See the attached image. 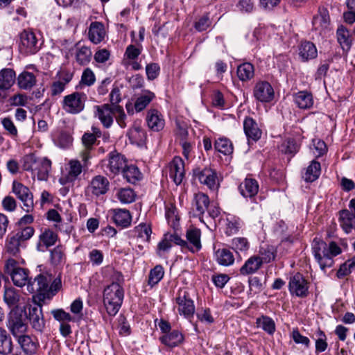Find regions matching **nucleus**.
Returning a JSON list of instances; mask_svg holds the SVG:
<instances>
[{"instance_id":"5701e85b","label":"nucleus","mask_w":355,"mask_h":355,"mask_svg":"<svg viewBox=\"0 0 355 355\" xmlns=\"http://www.w3.org/2000/svg\"><path fill=\"white\" fill-rule=\"evenodd\" d=\"M146 121L148 127L155 132L162 130L165 125V120L163 115L156 109H150L147 112Z\"/></svg>"},{"instance_id":"3c124183","label":"nucleus","mask_w":355,"mask_h":355,"mask_svg":"<svg viewBox=\"0 0 355 355\" xmlns=\"http://www.w3.org/2000/svg\"><path fill=\"white\" fill-rule=\"evenodd\" d=\"M257 327L261 328L263 331L270 335H272L275 331V323L274 320L266 315H261L256 320Z\"/></svg>"},{"instance_id":"9d476101","label":"nucleus","mask_w":355,"mask_h":355,"mask_svg":"<svg viewBox=\"0 0 355 355\" xmlns=\"http://www.w3.org/2000/svg\"><path fill=\"white\" fill-rule=\"evenodd\" d=\"M12 191L22 202L24 209L30 212L34 207L33 196L28 187L14 180L12 184Z\"/></svg>"},{"instance_id":"cd10ccee","label":"nucleus","mask_w":355,"mask_h":355,"mask_svg":"<svg viewBox=\"0 0 355 355\" xmlns=\"http://www.w3.org/2000/svg\"><path fill=\"white\" fill-rule=\"evenodd\" d=\"M105 35L104 25L99 21L92 22L88 30L89 40L98 44L103 41Z\"/></svg>"},{"instance_id":"49530a36","label":"nucleus","mask_w":355,"mask_h":355,"mask_svg":"<svg viewBox=\"0 0 355 355\" xmlns=\"http://www.w3.org/2000/svg\"><path fill=\"white\" fill-rule=\"evenodd\" d=\"M237 76L241 81L251 80L254 76V66L250 62H244L237 67Z\"/></svg>"},{"instance_id":"20e7f679","label":"nucleus","mask_w":355,"mask_h":355,"mask_svg":"<svg viewBox=\"0 0 355 355\" xmlns=\"http://www.w3.org/2000/svg\"><path fill=\"white\" fill-rule=\"evenodd\" d=\"M51 281L50 276L40 274L34 278H31L27 284V291L31 293H36L33 296L34 300H38L39 302H44L46 299H49V293H48V286Z\"/></svg>"},{"instance_id":"4d7b16f0","label":"nucleus","mask_w":355,"mask_h":355,"mask_svg":"<svg viewBox=\"0 0 355 355\" xmlns=\"http://www.w3.org/2000/svg\"><path fill=\"white\" fill-rule=\"evenodd\" d=\"M241 227V220L234 216H228L226 219L225 234L228 236L236 234Z\"/></svg>"},{"instance_id":"4c0bfd02","label":"nucleus","mask_w":355,"mask_h":355,"mask_svg":"<svg viewBox=\"0 0 355 355\" xmlns=\"http://www.w3.org/2000/svg\"><path fill=\"white\" fill-rule=\"evenodd\" d=\"M330 22L329 12L326 8H320L319 14L313 17V26L315 30L326 29Z\"/></svg>"},{"instance_id":"f3484780","label":"nucleus","mask_w":355,"mask_h":355,"mask_svg":"<svg viewBox=\"0 0 355 355\" xmlns=\"http://www.w3.org/2000/svg\"><path fill=\"white\" fill-rule=\"evenodd\" d=\"M255 99L261 103H270L275 97V92L272 85L267 81H258L253 89Z\"/></svg>"},{"instance_id":"dca6fc26","label":"nucleus","mask_w":355,"mask_h":355,"mask_svg":"<svg viewBox=\"0 0 355 355\" xmlns=\"http://www.w3.org/2000/svg\"><path fill=\"white\" fill-rule=\"evenodd\" d=\"M114 106L105 103L94 107L95 117L98 119L105 128H110L114 123Z\"/></svg>"},{"instance_id":"a18cd8bd","label":"nucleus","mask_w":355,"mask_h":355,"mask_svg":"<svg viewBox=\"0 0 355 355\" xmlns=\"http://www.w3.org/2000/svg\"><path fill=\"white\" fill-rule=\"evenodd\" d=\"M136 193L130 188H120L116 190L115 197L122 204H130L136 199Z\"/></svg>"},{"instance_id":"5fc2aeb1","label":"nucleus","mask_w":355,"mask_h":355,"mask_svg":"<svg viewBox=\"0 0 355 355\" xmlns=\"http://www.w3.org/2000/svg\"><path fill=\"white\" fill-rule=\"evenodd\" d=\"M128 136L132 143L139 144L146 139L145 131L140 127L134 125L128 132Z\"/></svg>"},{"instance_id":"6e6d98bb","label":"nucleus","mask_w":355,"mask_h":355,"mask_svg":"<svg viewBox=\"0 0 355 355\" xmlns=\"http://www.w3.org/2000/svg\"><path fill=\"white\" fill-rule=\"evenodd\" d=\"M35 234V229L32 226L19 227L13 235L22 243L29 240Z\"/></svg>"},{"instance_id":"2eb2a0df","label":"nucleus","mask_w":355,"mask_h":355,"mask_svg":"<svg viewBox=\"0 0 355 355\" xmlns=\"http://www.w3.org/2000/svg\"><path fill=\"white\" fill-rule=\"evenodd\" d=\"M126 162L127 160L124 156L119 153H110L107 163L105 164L106 168L105 171L109 176H115L123 172L126 166Z\"/></svg>"},{"instance_id":"de8ad7c7","label":"nucleus","mask_w":355,"mask_h":355,"mask_svg":"<svg viewBox=\"0 0 355 355\" xmlns=\"http://www.w3.org/2000/svg\"><path fill=\"white\" fill-rule=\"evenodd\" d=\"M216 257L217 262L224 266H231L234 262L233 253L227 249H218L216 251Z\"/></svg>"},{"instance_id":"a211bd4d","label":"nucleus","mask_w":355,"mask_h":355,"mask_svg":"<svg viewBox=\"0 0 355 355\" xmlns=\"http://www.w3.org/2000/svg\"><path fill=\"white\" fill-rule=\"evenodd\" d=\"M109 189L108 179L101 175L94 176L87 187V191L96 197L106 194Z\"/></svg>"},{"instance_id":"680f3d73","label":"nucleus","mask_w":355,"mask_h":355,"mask_svg":"<svg viewBox=\"0 0 355 355\" xmlns=\"http://www.w3.org/2000/svg\"><path fill=\"white\" fill-rule=\"evenodd\" d=\"M232 248L236 252H247L250 248V243L245 237H235L232 240Z\"/></svg>"},{"instance_id":"412c9836","label":"nucleus","mask_w":355,"mask_h":355,"mask_svg":"<svg viewBox=\"0 0 355 355\" xmlns=\"http://www.w3.org/2000/svg\"><path fill=\"white\" fill-rule=\"evenodd\" d=\"M169 176L176 185L182 182L185 175L184 162L183 159L175 156L168 164Z\"/></svg>"},{"instance_id":"c756f323","label":"nucleus","mask_w":355,"mask_h":355,"mask_svg":"<svg viewBox=\"0 0 355 355\" xmlns=\"http://www.w3.org/2000/svg\"><path fill=\"white\" fill-rule=\"evenodd\" d=\"M160 342L170 348H173L180 345L184 340V336L178 330H173L164 334L159 338Z\"/></svg>"},{"instance_id":"f03ea898","label":"nucleus","mask_w":355,"mask_h":355,"mask_svg":"<svg viewBox=\"0 0 355 355\" xmlns=\"http://www.w3.org/2000/svg\"><path fill=\"white\" fill-rule=\"evenodd\" d=\"M123 297V288L118 283H112L105 288L103 302L109 315H115L118 313L122 304Z\"/></svg>"},{"instance_id":"e433bc0d","label":"nucleus","mask_w":355,"mask_h":355,"mask_svg":"<svg viewBox=\"0 0 355 355\" xmlns=\"http://www.w3.org/2000/svg\"><path fill=\"white\" fill-rule=\"evenodd\" d=\"M294 101L300 109H309L313 105L312 94L306 91H300L294 95Z\"/></svg>"},{"instance_id":"603ef678","label":"nucleus","mask_w":355,"mask_h":355,"mask_svg":"<svg viewBox=\"0 0 355 355\" xmlns=\"http://www.w3.org/2000/svg\"><path fill=\"white\" fill-rule=\"evenodd\" d=\"M166 218L168 225L174 230L179 227L180 217L178 214V210L173 205H170L166 208Z\"/></svg>"},{"instance_id":"c85d7f7f","label":"nucleus","mask_w":355,"mask_h":355,"mask_svg":"<svg viewBox=\"0 0 355 355\" xmlns=\"http://www.w3.org/2000/svg\"><path fill=\"white\" fill-rule=\"evenodd\" d=\"M112 220L117 226L126 228L131 225L132 216L128 209H115L112 210Z\"/></svg>"},{"instance_id":"bf43d9fd","label":"nucleus","mask_w":355,"mask_h":355,"mask_svg":"<svg viewBox=\"0 0 355 355\" xmlns=\"http://www.w3.org/2000/svg\"><path fill=\"white\" fill-rule=\"evenodd\" d=\"M142 50V45L139 43L137 44V45H128L124 53V61L137 60L141 53Z\"/></svg>"},{"instance_id":"0e129e2a","label":"nucleus","mask_w":355,"mask_h":355,"mask_svg":"<svg viewBox=\"0 0 355 355\" xmlns=\"http://www.w3.org/2000/svg\"><path fill=\"white\" fill-rule=\"evenodd\" d=\"M134 231L139 238L149 241L152 233L151 227L149 224L141 223L135 227Z\"/></svg>"},{"instance_id":"79ce46f5","label":"nucleus","mask_w":355,"mask_h":355,"mask_svg":"<svg viewBox=\"0 0 355 355\" xmlns=\"http://www.w3.org/2000/svg\"><path fill=\"white\" fill-rule=\"evenodd\" d=\"M124 179L131 184H135L142 178V174L139 168L133 164L128 165L123 170L121 173Z\"/></svg>"},{"instance_id":"09e8293b","label":"nucleus","mask_w":355,"mask_h":355,"mask_svg":"<svg viewBox=\"0 0 355 355\" xmlns=\"http://www.w3.org/2000/svg\"><path fill=\"white\" fill-rule=\"evenodd\" d=\"M12 351V342L8 332L0 328V354H8Z\"/></svg>"},{"instance_id":"338daca9","label":"nucleus","mask_w":355,"mask_h":355,"mask_svg":"<svg viewBox=\"0 0 355 355\" xmlns=\"http://www.w3.org/2000/svg\"><path fill=\"white\" fill-rule=\"evenodd\" d=\"M39 159L33 154H28L24 157L22 167L24 171H34Z\"/></svg>"},{"instance_id":"7ed1b4c3","label":"nucleus","mask_w":355,"mask_h":355,"mask_svg":"<svg viewBox=\"0 0 355 355\" xmlns=\"http://www.w3.org/2000/svg\"><path fill=\"white\" fill-rule=\"evenodd\" d=\"M4 272L10 276L13 284L18 287L27 286L31 279L28 270L18 266V262L13 258L5 261Z\"/></svg>"},{"instance_id":"f704fd0d","label":"nucleus","mask_w":355,"mask_h":355,"mask_svg":"<svg viewBox=\"0 0 355 355\" xmlns=\"http://www.w3.org/2000/svg\"><path fill=\"white\" fill-rule=\"evenodd\" d=\"M315 46L311 42H303L299 46V55L303 61H307L317 57Z\"/></svg>"},{"instance_id":"f257e3e1","label":"nucleus","mask_w":355,"mask_h":355,"mask_svg":"<svg viewBox=\"0 0 355 355\" xmlns=\"http://www.w3.org/2000/svg\"><path fill=\"white\" fill-rule=\"evenodd\" d=\"M312 252L320 268L324 270L334 265L333 258L340 254L342 250L334 241L327 244L320 239L315 238L312 242Z\"/></svg>"},{"instance_id":"72a5a7b5","label":"nucleus","mask_w":355,"mask_h":355,"mask_svg":"<svg viewBox=\"0 0 355 355\" xmlns=\"http://www.w3.org/2000/svg\"><path fill=\"white\" fill-rule=\"evenodd\" d=\"M51 170V161L46 157L39 159L34 170L39 180H47Z\"/></svg>"},{"instance_id":"393cba45","label":"nucleus","mask_w":355,"mask_h":355,"mask_svg":"<svg viewBox=\"0 0 355 355\" xmlns=\"http://www.w3.org/2000/svg\"><path fill=\"white\" fill-rule=\"evenodd\" d=\"M23 352L26 355H34L39 347L37 339L29 335L23 334L16 338Z\"/></svg>"},{"instance_id":"0eeeda50","label":"nucleus","mask_w":355,"mask_h":355,"mask_svg":"<svg viewBox=\"0 0 355 355\" xmlns=\"http://www.w3.org/2000/svg\"><path fill=\"white\" fill-rule=\"evenodd\" d=\"M7 327L15 338L26 334L28 330V325L22 311L19 309H12L10 311Z\"/></svg>"},{"instance_id":"69168bd1","label":"nucleus","mask_w":355,"mask_h":355,"mask_svg":"<svg viewBox=\"0 0 355 355\" xmlns=\"http://www.w3.org/2000/svg\"><path fill=\"white\" fill-rule=\"evenodd\" d=\"M114 119L117 124L121 128H125L127 126V116L124 110L121 105L114 106Z\"/></svg>"},{"instance_id":"864d4df0","label":"nucleus","mask_w":355,"mask_h":355,"mask_svg":"<svg viewBox=\"0 0 355 355\" xmlns=\"http://www.w3.org/2000/svg\"><path fill=\"white\" fill-rule=\"evenodd\" d=\"M164 275V268L161 265H157L150 270L148 284L152 288L157 285Z\"/></svg>"},{"instance_id":"ea45409f","label":"nucleus","mask_w":355,"mask_h":355,"mask_svg":"<svg viewBox=\"0 0 355 355\" xmlns=\"http://www.w3.org/2000/svg\"><path fill=\"white\" fill-rule=\"evenodd\" d=\"M37 83L35 76L28 71H23L17 78V83L19 88L23 89H31Z\"/></svg>"},{"instance_id":"052dcab7","label":"nucleus","mask_w":355,"mask_h":355,"mask_svg":"<svg viewBox=\"0 0 355 355\" xmlns=\"http://www.w3.org/2000/svg\"><path fill=\"white\" fill-rule=\"evenodd\" d=\"M51 262L53 265H60L65 260L64 250L62 245H57L51 251Z\"/></svg>"},{"instance_id":"e2e57ef3","label":"nucleus","mask_w":355,"mask_h":355,"mask_svg":"<svg viewBox=\"0 0 355 355\" xmlns=\"http://www.w3.org/2000/svg\"><path fill=\"white\" fill-rule=\"evenodd\" d=\"M96 82V76L90 68H86L83 70L81 78L79 83L80 86L90 87Z\"/></svg>"},{"instance_id":"2f4dec72","label":"nucleus","mask_w":355,"mask_h":355,"mask_svg":"<svg viewBox=\"0 0 355 355\" xmlns=\"http://www.w3.org/2000/svg\"><path fill=\"white\" fill-rule=\"evenodd\" d=\"M92 56V52L89 47L83 45H76L75 59L76 62L81 66H85L89 63Z\"/></svg>"},{"instance_id":"1a4fd4ad","label":"nucleus","mask_w":355,"mask_h":355,"mask_svg":"<svg viewBox=\"0 0 355 355\" xmlns=\"http://www.w3.org/2000/svg\"><path fill=\"white\" fill-rule=\"evenodd\" d=\"M84 166L78 159H71L65 166L59 178V182L62 185L73 183L79 178L83 172Z\"/></svg>"},{"instance_id":"13d9d810","label":"nucleus","mask_w":355,"mask_h":355,"mask_svg":"<svg viewBox=\"0 0 355 355\" xmlns=\"http://www.w3.org/2000/svg\"><path fill=\"white\" fill-rule=\"evenodd\" d=\"M258 256H259L262 264L268 263L275 260L276 252L272 246L268 245L260 248Z\"/></svg>"},{"instance_id":"c9c22d12","label":"nucleus","mask_w":355,"mask_h":355,"mask_svg":"<svg viewBox=\"0 0 355 355\" xmlns=\"http://www.w3.org/2000/svg\"><path fill=\"white\" fill-rule=\"evenodd\" d=\"M336 35L337 40L343 50L348 51L352 44V40L349 30L341 25L337 29Z\"/></svg>"},{"instance_id":"58836bf2","label":"nucleus","mask_w":355,"mask_h":355,"mask_svg":"<svg viewBox=\"0 0 355 355\" xmlns=\"http://www.w3.org/2000/svg\"><path fill=\"white\" fill-rule=\"evenodd\" d=\"M214 149L224 155H230L233 153L234 146L230 139L225 137H220L214 141Z\"/></svg>"},{"instance_id":"8fccbe9b","label":"nucleus","mask_w":355,"mask_h":355,"mask_svg":"<svg viewBox=\"0 0 355 355\" xmlns=\"http://www.w3.org/2000/svg\"><path fill=\"white\" fill-rule=\"evenodd\" d=\"M315 350L316 354L324 352L328 347L327 337L320 328L315 333Z\"/></svg>"},{"instance_id":"b1692460","label":"nucleus","mask_w":355,"mask_h":355,"mask_svg":"<svg viewBox=\"0 0 355 355\" xmlns=\"http://www.w3.org/2000/svg\"><path fill=\"white\" fill-rule=\"evenodd\" d=\"M244 132L248 140L258 141L262 135V131L257 121L252 117L247 116L243 121Z\"/></svg>"},{"instance_id":"423d86ee","label":"nucleus","mask_w":355,"mask_h":355,"mask_svg":"<svg viewBox=\"0 0 355 355\" xmlns=\"http://www.w3.org/2000/svg\"><path fill=\"white\" fill-rule=\"evenodd\" d=\"M86 101L85 94L74 92L64 97L62 107L68 114H77L84 110Z\"/></svg>"},{"instance_id":"aec40b11","label":"nucleus","mask_w":355,"mask_h":355,"mask_svg":"<svg viewBox=\"0 0 355 355\" xmlns=\"http://www.w3.org/2000/svg\"><path fill=\"white\" fill-rule=\"evenodd\" d=\"M58 235L49 228H42L36 245L37 250L40 252L46 250L54 245L58 241Z\"/></svg>"},{"instance_id":"6e6552de","label":"nucleus","mask_w":355,"mask_h":355,"mask_svg":"<svg viewBox=\"0 0 355 355\" xmlns=\"http://www.w3.org/2000/svg\"><path fill=\"white\" fill-rule=\"evenodd\" d=\"M40 49L39 41L31 30H24L19 34V50L21 53L26 55H33L36 53Z\"/></svg>"},{"instance_id":"7c9ffc66","label":"nucleus","mask_w":355,"mask_h":355,"mask_svg":"<svg viewBox=\"0 0 355 355\" xmlns=\"http://www.w3.org/2000/svg\"><path fill=\"white\" fill-rule=\"evenodd\" d=\"M16 73L12 69L5 68L0 71V89H9L15 83Z\"/></svg>"},{"instance_id":"4be33fe9","label":"nucleus","mask_w":355,"mask_h":355,"mask_svg":"<svg viewBox=\"0 0 355 355\" xmlns=\"http://www.w3.org/2000/svg\"><path fill=\"white\" fill-rule=\"evenodd\" d=\"M186 238L188 248H186L187 252L192 253L198 252L202 248L201 244V231L200 229L193 227L187 230Z\"/></svg>"},{"instance_id":"a19ab883","label":"nucleus","mask_w":355,"mask_h":355,"mask_svg":"<svg viewBox=\"0 0 355 355\" xmlns=\"http://www.w3.org/2000/svg\"><path fill=\"white\" fill-rule=\"evenodd\" d=\"M155 98V95L153 92L145 91L136 98L134 103L135 112H139L144 110Z\"/></svg>"},{"instance_id":"774afa93","label":"nucleus","mask_w":355,"mask_h":355,"mask_svg":"<svg viewBox=\"0 0 355 355\" xmlns=\"http://www.w3.org/2000/svg\"><path fill=\"white\" fill-rule=\"evenodd\" d=\"M211 19L209 18V14L207 13L195 22L194 28L196 29V31L202 32L206 31L211 26Z\"/></svg>"},{"instance_id":"4468645a","label":"nucleus","mask_w":355,"mask_h":355,"mask_svg":"<svg viewBox=\"0 0 355 355\" xmlns=\"http://www.w3.org/2000/svg\"><path fill=\"white\" fill-rule=\"evenodd\" d=\"M349 208L339 211L340 225L346 233L355 230V198L349 201Z\"/></svg>"},{"instance_id":"37998d69","label":"nucleus","mask_w":355,"mask_h":355,"mask_svg":"<svg viewBox=\"0 0 355 355\" xmlns=\"http://www.w3.org/2000/svg\"><path fill=\"white\" fill-rule=\"evenodd\" d=\"M21 243L13 235H9L5 244V253L10 256L17 257L20 253Z\"/></svg>"},{"instance_id":"39448f33","label":"nucleus","mask_w":355,"mask_h":355,"mask_svg":"<svg viewBox=\"0 0 355 355\" xmlns=\"http://www.w3.org/2000/svg\"><path fill=\"white\" fill-rule=\"evenodd\" d=\"M174 309H176L180 315L187 319L193 316L195 313L194 302L187 289L180 288L178 291L175 297Z\"/></svg>"},{"instance_id":"6ab92c4d","label":"nucleus","mask_w":355,"mask_h":355,"mask_svg":"<svg viewBox=\"0 0 355 355\" xmlns=\"http://www.w3.org/2000/svg\"><path fill=\"white\" fill-rule=\"evenodd\" d=\"M27 318L32 328L36 331L42 332L45 327V320L42 312V304L29 306Z\"/></svg>"},{"instance_id":"f8f14e48","label":"nucleus","mask_w":355,"mask_h":355,"mask_svg":"<svg viewBox=\"0 0 355 355\" xmlns=\"http://www.w3.org/2000/svg\"><path fill=\"white\" fill-rule=\"evenodd\" d=\"M194 174L200 184L206 185L211 191H218L220 183L215 170L204 168L195 171Z\"/></svg>"},{"instance_id":"473e14b6","label":"nucleus","mask_w":355,"mask_h":355,"mask_svg":"<svg viewBox=\"0 0 355 355\" xmlns=\"http://www.w3.org/2000/svg\"><path fill=\"white\" fill-rule=\"evenodd\" d=\"M21 299V293L19 290L13 287L5 288L3 300L6 304L12 309H18V306Z\"/></svg>"},{"instance_id":"ddd939ff","label":"nucleus","mask_w":355,"mask_h":355,"mask_svg":"<svg viewBox=\"0 0 355 355\" xmlns=\"http://www.w3.org/2000/svg\"><path fill=\"white\" fill-rule=\"evenodd\" d=\"M209 203V198L207 194L202 192L196 193L192 200L190 214L193 217L198 218L201 222H203L202 217L208 209Z\"/></svg>"},{"instance_id":"a878e982","label":"nucleus","mask_w":355,"mask_h":355,"mask_svg":"<svg viewBox=\"0 0 355 355\" xmlns=\"http://www.w3.org/2000/svg\"><path fill=\"white\" fill-rule=\"evenodd\" d=\"M261 260L258 255L249 257L239 269L241 275L247 276L256 273L262 267Z\"/></svg>"},{"instance_id":"9b49d317","label":"nucleus","mask_w":355,"mask_h":355,"mask_svg":"<svg viewBox=\"0 0 355 355\" xmlns=\"http://www.w3.org/2000/svg\"><path fill=\"white\" fill-rule=\"evenodd\" d=\"M309 284L304 276L297 272L290 277L288 289L291 295L304 298L309 295Z\"/></svg>"},{"instance_id":"bb28decb","label":"nucleus","mask_w":355,"mask_h":355,"mask_svg":"<svg viewBox=\"0 0 355 355\" xmlns=\"http://www.w3.org/2000/svg\"><path fill=\"white\" fill-rule=\"evenodd\" d=\"M258 182L253 178H246L239 185V190L245 198H253L259 191Z\"/></svg>"},{"instance_id":"c03bdc74","label":"nucleus","mask_w":355,"mask_h":355,"mask_svg":"<svg viewBox=\"0 0 355 355\" xmlns=\"http://www.w3.org/2000/svg\"><path fill=\"white\" fill-rule=\"evenodd\" d=\"M321 172V166L320 162L313 160L310 165L306 168L303 178L306 182H312L316 180Z\"/></svg>"}]
</instances>
